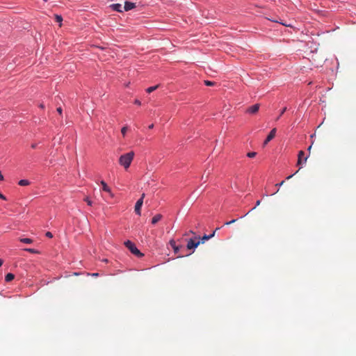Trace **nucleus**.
Returning a JSON list of instances; mask_svg holds the SVG:
<instances>
[{
    "instance_id": "4",
    "label": "nucleus",
    "mask_w": 356,
    "mask_h": 356,
    "mask_svg": "<svg viewBox=\"0 0 356 356\" xmlns=\"http://www.w3.org/2000/svg\"><path fill=\"white\" fill-rule=\"evenodd\" d=\"M276 131H277V129L275 128H273L270 132L269 133V134L268 135L267 138H266V140H264V145H266L271 140H273L275 136V134H276Z\"/></svg>"
},
{
    "instance_id": "12",
    "label": "nucleus",
    "mask_w": 356,
    "mask_h": 356,
    "mask_svg": "<svg viewBox=\"0 0 356 356\" xmlns=\"http://www.w3.org/2000/svg\"><path fill=\"white\" fill-rule=\"evenodd\" d=\"M101 184L102 186V189L103 191H106V192H108L109 193H111V195H112V193H111V189L110 188L107 186L106 183L104 181H101Z\"/></svg>"
},
{
    "instance_id": "35",
    "label": "nucleus",
    "mask_w": 356,
    "mask_h": 356,
    "mask_svg": "<svg viewBox=\"0 0 356 356\" xmlns=\"http://www.w3.org/2000/svg\"><path fill=\"white\" fill-rule=\"evenodd\" d=\"M40 108H44V104H40Z\"/></svg>"
},
{
    "instance_id": "20",
    "label": "nucleus",
    "mask_w": 356,
    "mask_h": 356,
    "mask_svg": "<svg viewBox=\"0 0 356 356\" xmlns=\"http://www.w3.org/2000/svg\"><path fill=\"white\" fill-rule=\"evenodd\" d=\"M204 83L207 86H213L216 84L215 82L211 81H204Z\"/></svg>"
},
{
    "instance_id": "5",
    "label": "nucleus",
    "mask_w": 356,
    "mask_h": 356,
    "mask_svg": "<svg viewBox=\"0 0 356 356\" xmlns=\"http://www.w3.org/2000/svg\"><path fill=\"white\" fill-rule=\"evenodd\" d=\"M200 244V241H195L193 239L191 238L188 241V243H187V248L188 250H191V249H195Z\"/></svg>"
},
{
    "instance_id": "16",
    "label": "nucleus",
    "mask_w": 356,
    "mask_h": 356,
    "mask_svg": "<svg viewBox=\"0 0 356 356\" xmlns=\"http://www.w3.org/2000/svg\"><path fill=\"white\" fill-rule=\"evenodd\" d=\"M19 241L22 243H27V244H30V243H33V240L31 238H20Z\"/></svg>"
},
{
    "instance_id": "14",
    "label": "nucleus",
    "mask_w": 356,
    "mask_h": 356,
    "mask_svg": "<svg viewBox=\"0 0 356 356\" xmlns=\"http://www.w3.org/2000/svg\"><path fill=\"white\" fill-rule=\"evenodd\" d=\"M15 278V275L13 273H8L5 277V280L7 282L12 281Z\"/></svg>"
},
{
    "instance_id": "26",
    "label": "nucleus",
    "mask_w": 356,
    "mask_h": 356,
    "mask_svg": "<svg viewBox=\"0 0 356 356\" xmlns=\"http://www.w3.org/2000/svg\"><path fill=\"white\" fill-rule=\"evenodd\" d=\"M236 221V220H235V219H234V220H231V221L226 222L225 223V225H231V224H232V223L235 222Z\"/></svg>"
},
{
    "instance_id": "15",
    "label": "nucleus",
    "mask_w": 356,
    "mask_h": 356,
    "mask_svg": "<svg viewBox=\"0 0 356 356\" xmlns=\"http://www.w3.org/2000/svg\"><path fill=\"white\" fill-rule=\"evenodd\" d=\"M30 182L27 179H22L19 181V185L22 186H25L29 185Z\"/></svg>"
},
{
    "instance_id": "44",
    "label": "nucleus",
    "mask_w": 356,
    "mask_h": 356,
    "mask_svg": "<svg viewBox=\"0 0 356 356\" xmlns=\"http://www.w3.org/2000/svg\"><path fill=\"white\" fill-rule=\"evenodd\" d=\"M43 1H45V2L47 1V0H43Z\"/></svg>"
},
{
    "instance_id": "9",
    "label": "nucleus",
    "mask_w": 356,
    "mask_h": 356,
    "mask_svg": "<svg viewBox=\"0 0 356 356\" xmlns=\"http://www.w3.org/2000/svg\"><path fill=\"white\" fill-rule=\"evenodd\" d=\"M136 7V4L134 3H131L129 1H126L124 6V10L125 11H129Z\"/></svg>"
},
{
    "instance_id": "32",
    "label": "nucleus",
    "mask_w": 356,
    "mask_h": 356,
    "mask_svg": "<svg viewBox=\"0 0 356 356\" xmlns=\"http://www.w3.org/2000/svg\"><path fill=\"white\" fill-rule=\"evenodd\" d=\"M134 103L136 104H137V105H139V106L141 104L140 102L138 99H136Z\"/></svg>"
},
{
    "instance_id": "7",
    "label": "nucleus",
    "mask_w": 356,
    "mask_h": 356,
    "mask_svg": "<svg viewBox=\"0 0 356 356\" xmlns=\"http://www.w3.org/2000/svg\"><path fill=\"white\" fill-rule=\"evenodd\" d=\"M259 109V104H256L250 107H249L247 110V113L250 114H254L256 113Z\"/></svg>"
},
{
    "instance_id": "36",
    "label": "nucleus",
    "mask_w": 356,
    "mask_h": 356,
    "mask_svg": "<svg viewBox=\"0 0 356 356\" xmlns=\"http://www.w3.org/2000/svg\"><path fill=\"white\" fill-rule=\"evenodd\" d=\"M153 127H154V124H150L149 126V129H152Z\"/></svg>"
},
{
    "instance_id": "39",
    "label": "nucleus",
    "mask_w": 356,
    "mask_h": 356,
    "mask_svg": "<svg viewBox=\"0 0 356 356\" xmlns=\"http://www.w3.org/2000/svg\"><path fill=\"white\" fill-rule=\"evenodd\" d=\"M312 149V145H310L309 147H308V151L309 152Z\"/></svg>"
},
{
    "instance_id": "25",
    "label": "nucleus",
    "mask_w": 356,
    "mask_h": 356,
    "mask_svg": "<svg viewBox=\"0 0 356 356\" xmlns=\"http://www.w3.org/2000/svg\"><path fill=\"white\" fill-rule=\"evenodd\" d=\"M270 20L273 21V22H275L280 23L282 25L286 26H289V25L282 22H279L277 19H270Z\"/></svg>"
},
{
    "instance_id": "2",
    "label": "nucleus",
    "mask_w": 356,
    "mask_h": 356,
    "mask_svg": "<svg viewBox=\"0 0 356 356\" xmlns=\"http://www.w3.org/2000/svg\"><path fill=\"white\" fill-rule=\"evenodd\" d=\"M124 245L130 250V252L138 257H141L143 256V254L140 252V250L136 248L134 243H133L130 241H127L124 242Z\"/></svg>"
},
{
    "instance_id": "43",
    "label": "nucleus",
    "mask_w": 356,
    "mask_h": 356,
    "mask_svg": "<svg viewBox=\"0 0 356 356\" xmlns=\"http://www.w3.org/2000/svg\"><path fill=\"white\" fill-rule=\"evenodd\" d=\"M250 211H251V210H250L248 213H245V216H248V213H249Z\"/></svg>"
},
{
    "instance_id": "34",
    "label": "nucleus",
    "mask_w": 356,
    "mask_h": 356,
    "mask_svg": "<svg viewBox=\"0 0 356 356\" xmlns=\"http://www.w3.org/2000/svg\"><path fill=\"white\" fill-rule=\"evenodd\" d=\"M293 176V175H289L286 177V179H290Z\"/></svg>"
},
{
    "instance_id": "23",
    "label": "nucleus",
    "mask_w": 356,
    "mask_h": 356,
    "mask_svg": "<svg viewBox=\"0 0 356 356\" xmlns=\"http://www.w3.org/2000/svg\"><path fill=\"white\" fill-rule=\"evenodd\" d=\"M84 201L88 204V205L89 206H91L92 205V201L88 198V197H86L84 199Z\"/></svg>"
},
{
    "instance_id": "30",
    "label": "nucleus",
    "mask_w": 356,
    "mask_h": 356,
    "mask_svg": "<svg viewBox=\"0 0 356 356\" xmlns=\"http://www.w3.org/2000/svg\"><path fill=\"white\" fill-rule=\"evenodd\" d=\"M57 111H58V113L59 114H62V111H62L61 107H58V108H57Z\"/></svg>"
},
{
    "instance_id": "41",
    "label": "nucleus",
    "mask_w": 356,
    "mask_h": 356,
    "mask_svg": "<svg viewBox=\"0 0 356 356\" xmlns=\"http://www.w3.org/2000/svg\"><path fill=\"white\" fill-rule=\"evenodd\" d=\"M103 261L108 262V260L106 259H104Z\"/></svg>"
},
{
    "instance_id": "10",
    "label": "nucleus",
    "mask_w": 356,
    "mask_h": 356,
    "mask_svg": "<svg viewBox=\"0 0 356 356\" xmlns=\"http://www.w3.org/2000/svg\"><path fill=\"white\" fill-rule=\"evenodd\" d=\"M111 8L118 12H122V6L120 3H113L111 5Z\"/></svg>"
},
{
    "instance_id": "24",
    "label": "nucleus",
    "mask_w": 356,
    "mask_h": 356,
    "mask_svg": "<svg viewBox=\"0 0 356 356\" xmlns=\"http://www.w3.org/2000/svg\"><path fill=\"white\" fill-rule=\"evenodd\" d=\"M25 250L29 252H31V253H36V252H38L35 249H31V248H26V249H25Z\"/></svg>"
},
{
    "instance_id": "1",
    "label": "nucleus",
    "mask_w": 356,
    "mask_h": 356,
    "mask_svg": "<svg viewBox=\"0 0 356 356\" xmlns=\"http://www.w3.org/2000/svg\"><path fill=\"white\" fill-rule=\"evenodd\" d=\"M134 155L135 154L133 151L121 155L119 158V163L125 169L129 168L134 159Z\"/></svg>"
},
{
    "instance_id": "19",
    "label": "nucleus",
    "mask_w": 356,
    "mask_h": 356,
    "mask_svg": "<svg viewBox=\"0 0 356 356\" xmlns=\"http://www.w3.org/2000/svg\"><path fill=\"white\" fill-rule=\"evenodd\" d=\"M127 129H128V127L127 126H124L123 127L122 129H121V133L122 134V136L124 137L125 135H126V133L127 131Z\"/></svg>"
},
{
    "instance_id": "40",
    "label": "nucleus",
    "mask_w": 356,
    "mask_h": 356,
    "mask_svg": "<svg viewBox=\"0 0 356 356\" xmlns=\"http://www.w3.org/2000/svg\"><path fill=\"white\" fill-rule=\"evenodd\" d=\"M307 157H305V158L304 159V163H305V162L307 161Z\"/></svg>"
},
{
    "instance_id": "28",
    "label": "nucleus",
    "mask_w": 356,
    "mask_h": 356,
    "mask_svg": "<svg viewBox=\"0 0 356 356\" xmlns=\"http://www.w3.org/2000/svg\"><path fill=\"white\" fill-rule=\"evenodd\" d=\"M260 203H261V201L260 200H257V202H256L255 207L254 208H252L251 209V211L254 210L257 207H258L260 204Z\"/></svg>"
},
{
    "instance_id": "27",
    "label": "nucleus",
    "mask_w": 356,
    "mask_h": 356,
    "mask_svg": "<svg viewBox=\"0 0 356 356\" xmlns=\"http://www.w3.org/2000/svg\"><path fill=\"white\" fill-rule=\"evenodd\" d=\"M45 235H46V236H47L48 238H52V237H53V234H51V232H47L46 233V234H45Z\"/></svg>"
},
{
    "instance_id": "11",
    "label": "nucleus",
    "mask_w": 356,
    "mask_h": 356,
    "mask_svg": "<svg viewBox=\"0 0 356 356\" xmlns=\"http://www.w3.org/2000/svg\"><path fill=\"white\" fill-rule=\"evenodd\" d=\"M163 218V216L161 214H156L155 215L152 219V223L153 225H155L156 223H157L159 220H161V218Z\"/></svg>"
},
{
    "instance_id": "21",
    "label": "nucleus",
    "mask_w": 356,
    "mask_h": 356,
    "mask_svg": "<svg viewBox=\"0 0 356 356\" xmlns=\"http://www.w3.org/2000/svg\"><path fill=\"white\" fill-rule=\"evenodd\" d=\"M256 155H257V152H248L247 154V156L249 158H254Z\"/></svg>"
},
{
    "instance_id": "33",
    "label": "nucleus",
    "mask_w": 356,
    "mask_h": 356,
    "mask_svg": "<svg viewBox=\"0 0 356 356\" xmlns=\"http://www.w3.org/2000/svg\"><path fill=\"white\" fill-rule=\"evenodd\" d=\"M36 147H37V144H36V143H33V144L31 145V147H32L33 149L36 148Z\"/></svg>"
},
{
    "instance_id": "22",
    "label": "nucleus",
    "mask_w": 356,
    "mask_h": 356,
    "mask_svg": "<svg viewBox=\"0 0 356 356\" xmlns=\"http://www.w3.org/2000/svg\"><path fill=\"white\" fill-rule=\"evenodd\" d=\"M286 111V107H284V108L281 111L280 114V116H278V117L277 118L276 120H278L280 119V116H281V115H282L284 113V112H285Z\"/></svg>"
},
{
    "instance_id": "8",
    "label": "nucleus",
    "mask_w": 356,
    "mask_h": 356,
    "mask_svg": "<svg viewBox=\"0 0 356 356\" xmlns=\"http://www.w3.org/2000/svg\"><path fill=\"white\" fill-rule=\"evenodd\" d=\"M170 246L172 248L175 254L178 253L179 249L181 248V246H177L176 245V242L175 240L172 239L169 242Z\"/></svg>"
},
{
    "instance_id": "37",
    "label": "nucleus",
    "mask_w": 356,
    "mask_h": 356,
    "mask_svg": "<svg viewBox=\"0 0 356 356\" xmlns=\"http://www.w3.org/2000/svg\"><path fill=\"white\" fill-rule=\"evenodd\" d=\"M3 261L2 259H0V267L2 266Z\"/></svg>"
},
{
    "instance_id": "42",
    "label": "nucleus",
    "mask_w": 356,
    "mask_h": 356,
    "mask_svg": "<svg viewBox=\"0 0 356 356\" xmlns=\"http://www.w3.org/2000/svg\"><path fill=\"white\" fill-rule=\"evenodd\" d=\"M250 211H251V210H250L248 213H245V216H248V213H249Z\"/></svg>"
},
{
    "instance_id": "17",
    "label": "nucleus",
    "mask_w": 356,
    "mask_h": 356,
    "mask_svg": "<svg viewBox=\"0 0 356 356\" xmlns=\"http://www.w3.org/2000/svg\"><path fill=\"white\" fill-rule=\"evenodd\" d=\"M158 88H159V85H156V86H152V87H149L148 88H147L146 91L148 93H151L153 91H154L156 89H157Z\"/></svg>"
},
{
    "instance_id": "31",
    "label": "nucleus",
    "mask_w": 356,
    "mask_h": 356,
    "mask_svg": "<svg viewBox=\"0 0 356 356\" xmlns=\"http://www.w3.org/2000/svg\"><path fill=\"white\" fill-rule=\"evenodd\" d=\"M0 198L3 200H6V197L3 194H1V193H0Z\"/></svg>"
},
{
    "instance_id": "29",
    "label": "nucleus",
    "mask_w": 356,
    "mask_h": 356,
    "mask_svg": "<svg viewBox=\"0 0 356 356\" xmlns=\"http://www.w3.org/2000/svg\"><path fill=\"white\" fill-rule=\"evenodd\" d=\"M284 184V181H281L279 184H275L276 186H281Z\"/></svg>"
},
{
    "instance_id": "3",
    "label": "nucleus",
    "mask_w": 356,
    "mask_h": 356,
    "mask_svg": "<svg viewBox=\"0 0 356 356\" xmlns=\"http://www.w3.org/2000/svg\"><path fill=\"white\" fill-rule=\"evenodd\" d=\"M145 197V193H143L140 198L136 202L135 205V212L140 216L141 214V207L143 204V199Z\"/></svg>"
},
{
    "instance_id": "18",
    "label": "nucleus",
    "mask_w": 356,
    "mask_h": 356,
    "mask_svg": "<svg viewBox=\"0 0 356 356\" xmlns=\"http://www.w3.org/2000/svg\"><path fill=\"white\" fill-rule=\"evenodd\" d=\"M56 22L60 24V26H61V22L63 21V17L61 15H55Z\"/></svg>"
},
{
    "instance_id": "6",
    "label": "nucleus",
    "mask_w": 356,
    "mask_h": 356,
    "mask_svg": "<svg viewBox=\"0 0 356 356\" xmlns=\"http://www.w3.org/2000/svg\"><path fill=\"white\" fill-rule=\"evenodd\" d=\"M220 228L219 227H217L216 229V230L211 234H209V235H204L201 238L200 240H199L200 241V243H204L206 241L213 238L214 236H215V233H216V230H218Z\"/></svg>"
},
{
    "instance_id": "13",
    "label": "nucleus",
    "mask_w": 356,
    "mask_h": 356,
    "mask_svg": "<svg viewBox=\"0 0 356 356\" xmlns=\"http://www.w3.org/2000/svg\"><path fill=\"white\" fill-rule=\"evenodd\" d=\"M305 155V152L301 150L298 152V165H300L302 163V159Z\"/></svg>"
},
{
    "instance_id": "38",
    "label": "nucleus",
    "mask_w": 356,
    "mask_h": 356,
    "mask_svg": "<svg viewBox=\"0 0 356 356\" xmlns=\"http://www.w3.org/2000/svg\"><path fill=\"white\" fill-rule=\"evenodd\" d=\"M92 276L97 277V276H98V273H93Z\"/></svg>"
}]
</instances>
